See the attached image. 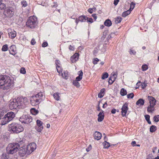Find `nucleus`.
Returning a JSON list of instances; mask_svg holds the SVG:
<instances>
[{
    "instance_id": "62",
    "label": "nucleus",
    "mask_w": 159,
    "mask_h": 159,
    "mask_svg": "<svg viewBox=\"0 0 159 159\" xmlns=\"http://www.w3.org/2000/svg\"><path fill=\"white\" fill-rule=\"evenodd\" d=\"M3 35V33L2 32H0V39L2 38V39L3 40V36H2V35Z\"/></svg>"
},
{
    "instance_id": "44",
    "label": "nucleus",
    "mask_w": 159,
    "mask_h": 159,
    "mask_svg": "<svg viewBox=\"0 0 159 159\" xmlns=\"http://www.w3.org/2000/svg\"><path fill=\"white\" fill-rule=\"evenodd\" d=\"M135 5V4L134 3L132 2L131 3L130 8L129 10L130 11H132Z\"/></svg>"
},
{
    "instance_id": "26",
    "label": "nucleus",
    "mask_w": 159,
    "mask_h": 159,
    "mask_svg": "<svg viewBox=\"0 0 159 159\" xmlns=\"http://www.w3.org/2000/svg\"><path fill=\"white\" fill-rule=\"evenodd\" d=\"M30 112L32 115H35L38 113L39 111L34 108H32L30 110Z\"/></svg>"
},
{
    "instance_id": "27",
    "label": "nucleus",
    "mask_w": 159,
    "mask_h": 159,
    "mask_svg": "<svg viewBox=\"0 0 159 159\" xmlns=\"http://www.w3.org/2000/svg\"><path fill=\"white\" fill-rule=\"evenodd\" d=\"M87 17L84 16H81L79 17V21L81 22H85L86 20Z\"/></svg>"
},
{
    "instance_id": "31",
    "label": "nucleus",
    "mask_w": 159,
    "mask_h": 159,
    "mask_svg": "<svg viewBox=\"0 0 159 159\" xmlns=\"http://www.w3.org/2000/svg\"><path fill=\"white\" fill-rule=\"evenodd\" d=\"M127 92L126 90L124 89V88L122 89L120 91V94L123 96H124L127 94Z\"/></svg>"
},
{
    "instance_id": "52",
    "label": "nucleus",
    "mask_w": 159,
    "mask_h": 159,
    "mask_svg": "<svg viewBox=\"0 0 159 159\" xmlns=\"http://www.w3.org/2000/svg\"><path fill=\"white\" fill-rule=\"evenodd\" d=\"M99 61V60L97 58H95L93 61V63L94 64H96Z\"/></svg>"
},
{
    "instance_id": "41",
    "label": "nucleus",
    "mask_w": 159,
    "mask_h": 159,
    "mask_svg": "<svg viewBox=\"0 0 159 159\" xmlns=\"http://www.w3.org/2000/svg\"><path fill=\"white\" fill-rule=\"evenodd\" d=\"M8 45L7 44L4 45L2 47V51H6L8 50Z\"/></svg>"
},
{
    "instance_id": "13",
    "label": "nucleus",
    "mask_w": 159,
    "mask_h": 159,
    "mask_svg": "<svg viewBox=\"0 0 159 159\" xmlns=\"http://www.w3.org/2000/svg\"><path fill=\"white\" fill-rule=\"evenodd\" d=\"M128 104L125 103L122 106L121 108V114L123 116H125L128 110Z\"/></svg>"
},
{
    "instance_id": "20",
    "label": "nucleus",
    "mask_w": 159,
    "mask_h": 159,
    "mask_svg": "<svg viewBox=\"0 0 159 159\" xmlns=\"http://www.w3.org/2000/svg\"><path fill=\"white\" fill-rule=\"evenodd\" d=\"M26 153H27V149L26 148H22L19 151V154L20 156H24Z\"/></svg>"
},
{
    "instance_id": "21",
    "label": "nucleus",
    "mask_w": 159,
    "mask_h": 159,
    "mask_svg": "<svg viewBox=\"0 0 159 159\" xmlns=\"http://www.w3.org/2000/svg\"><path fill=\"white\" fill-rule=\"evenodd\" d=\"M9 119L5 115L4 117L2 118L1 121L2 125H4L10 121Z\"/></svg>"
},
{
    "instance_id": "29",
    "label": "nucleus",
    "mask_w": 159,
    "mask_h": 159,
    "mask_svg": "<svg viewBox=\"0 0 159 159\" xmlns=\"http://www.w3.org/2000/svg\"><path fill=\"white\" fill-rule=\"evenodd\" d=\"M157 127L155 125H152L150 128V131L151 133L155 132L157 130Z\"/></svg>"
},
{
    "instance_id": "37",
    "label": "nucleus",
    "mask_w": 159,
    "mask_h": 159,
    "mask_svg": "<svg viewBox=\"0 0 159 159\" xmlns=\"http://www.w3.org/2000/svg\"><path fill=\"white\" fill-rule=\"evenodd\" d=\"M43 126H36L35 129L38 132H40L43 129Z\"/></svg>"
},
{
    "instance_id": "43",
    "label": "nucleus",
    "mask_w": 159,
    "mask_h": 159,
    "mask_svg": "<svg viewBox=\"0 0 159 159\" xmlns=\"http://www.w3.org/2000/svg\"><path fill=\"white\" fill-rule=\"evenodd\" d=\"M56 69L58 73L60 74L62 72V69L60 66H56Z\"/></svg>"
},
{
    "instance_id": "11",
    "label": "nucleus",
    "mask_w": 159,
    "mask_h": 159,
    "mask_svg": "<svg viewBox=\"0 0 159 159\" xmlns=\"http://www.w3.org/2000/svg\"><path fill=\"white\" fill-rule=\"evenodd\" d=\"M30 102L33 106L37 105L40 102L38 99L34 96H32L30 98Z\"/></svg>"
},
{
    "instance_id": "9",
    "label": "nucleus",
    "mask_w": 159,
    "mask_h": 159,
    "mask_svg": "<svg viewBox=\"0 0 159 159\" xmlns=\"http://www.w3.org/2000/svg\"><path fill=\"white\" fill-rule=\"evenodd\" d=\"M36 145L34 143L28 144L26 147L27 154H29L34 151L36 148Z\"/></svg>"
},
{
    "instance_id": "4",
    "label": "nucleus",
    "mask_w": 159,
    "mask_h": 159,
    "mask_svg": "<svg viewBox=\"0 0 159 159\" xmlns=\"http://www.w3.org/2000/svg\"><path fill=\"white\" fill-rule=\"evenodd\" d=\"M16 10V7L15 6L7 7L4 9L3 15L6 17L11 18L14 15Z\"/></svg>"
},
{
    "instance_id": "58",
    "label": "nucleus",
    "mask_w": 159,
    "mask_h": 159,
    "mask_svg": "<svg viewBox=\"0 0 159 159\" xmlns=\"http://www.w3.org/2000/svg\"><path fill=\"white\" fill-rule=\"evenodd\" d=\"M119 0H115L114 2V4L115 5H116L119 2Z\"/></svg>"
},
{
    "instance_id": "56",
    "label": "nucleus",
    "mask_w": 159,
    "mask_h": 159,
    "mask_svg": "<svg viewBox=\"0 0 159 159\" xmlns=\"http://www.w3.org/2000/svg\"><path fill=\"white\" fill-rule=\"evenodd\" d=\"M36 43V42L35 40L34 39H32L31 42V43L32 45H34Z\"/></svg>"
},
{
    "instance_id": "40",
    "label": "nucleus",
    "mask_w": 159,
    "mask_h": 159,
    "mask_svg": "<svg viewBox=\"0 0 159 159\" xmlns=\"http://www.w3.org/2000/svg\"><path fill=\"white\" fill-rule=\"evenodd\" d=\"M37 123V125L36 126H43V123L42 121H41L40 120H38L36 121Z\"/></svg>"
},
{
    "instance_id": "47",
    "label": "nucleus",
    "mask_w": 159,
    "mask_h": 159,
    "mask_svg": "<svg viewBox=\"0 0 159 159\" xmlns=\"http://www.w3.org/2000/svg\"><path fill=\"white\" fill-rule=\"evenodd\" d=\"M142 70L144 71L147 70L148 69V66L146 65H144L142 67Z\"/></svg>"
},
{
    "instance_id": "64",
    "label": "nucleus",
    "mask_w": 159,
    "mask_h": 159,
    "mask_svg": "<svg viewBox=\"0 0 159 159\" xmlns=\"http://www.w3.org/2000/svg\"><path fill=\"white\" fill-rule=\"evenodd\" d=\"M157 147H155L153 148L152 149V152L153 153H155V150H156L157 149Z\"/></svg>"
},
{
    "instance_id": "28",
    "label": "nucleus",
    "mask_w": 159,
    "mask_h": 159,
    "mask_svg": "<svg viewBox=\"0 0 159 159\" xmlns=\"http://www.w3.org/2000/svg\"><path fill=\"white\" fill-rule=\"evenodd\" d=\"M104 24L106 26H110L111 25L112 23L111 21L109 19H107L104 22Z\"/></svg>"
},
{
    "instance_id": "2",
    "label": "nucleus",
    "mask_w": 159,
    "mask_h": 159,
    "mask_svg": "<svg viewBox=\"0 0 159 159\" xmlns=\"http://www.w3.org/2000/svg\"><path fill=\"white\" fill-rule=\"evenodd\" d=\"M14 80L6 75H0V89L5 90L9 89L14 85Z\"/></svg>"
},
{
    "instance_id": "61",
    "label": "nucleus",
    "mask_w": 159,
    "mask_h": 159,
    "mask_svg": "<svg viewBox=\"0 0 159 159\" xmlns=\"http://www.w3.org/2000/svg\"><path fill=\"white\" fill-rule=\"evenodd\" d=\"M136 142L135 141H132L131 143V144L133 146H136Z\"/></svg>"
},
{
    "instance_id": "24",
    "label": "nucleus",
    "mask_w": 159,
    "mask_h": 159,
    "mask_svg": "<svg viewBox=\"0 0 159 159\" xmlns=\"http://www.w3.org/2000/svg\"><path fill=\"white\" fill-rule=\"evenodd\" d=\"M144 103V101L142 99H139L136 102V104L139 106H143Z\"/></svg>"
},
{
    "instance_id": "23",
    "label": "nucleus",
    "mask_w": 159,
    "mask_h": 159,
    "mask_svg": "<svg viewBox=\"0 0 159 159\" xmlns=\"http://www.w3.org/2000/svg\"><path fill=\"white\" fill-rule=\"evenodd\" d=\"M79 76L76 77V80L78 81H80L82 78L83 73L82 70H80L78 72Z\"/></svg>"
},
{
    "instance_id": "1",
    "label": "nucleus",
    "mask_w": 159,
    "mask_h": 159,
    "mask_svg": "<svg viewBox=\"0 0 159 159\" xmlns=\"http://www.w3.org/2000/svg\"><path fill=\"white\" fill-rule=\"evenodd\" d=\"M29 103L26 98H17L11 101L9 104V108L11 110L19 108H24Z\"/></svg>"
},
{
    "instance_id": "25",
    "label": "nucleus",
    "mask_w": 159,
    "mask_h": 159,
    "mask_svg": "<svg viewBox=\"0 0 159 159\" xmlns=\"http://www.w3.org/2000/svg\"><path fill=\"white\" fill-rule=\"evenodd\" d=\"M105 89H103L100 90V92L98 94V96L99 98H102L104 95Z\"/></svg>"
},
{
    "instance_id": "39",
    "label": "nucleus",
    "mask_w": 159,
    "mask_h": 159,
    "mask_svg": "<svg viewBox=\"0 0 159 159\" xmlns=\"http://www.w3.org/2000/svg\"><path fill=\"white\" fill-rule=\"evenodd\" d=\"M79 81L77 80H75L73 81V84L76 87H79L80 86V84L78 82Z\"/></svg>"
},
{
    "instance_id": "49",
    "label": "nucleus",
    "mask_w": 159,
    "mask_h": 159,
    "mask_svg": "<svg viewBox=\"0 0 159 159\" xmlns=\"http://www.w3.org/2000/svg\"><path fill=\"white\" fill-rule=\"evenodd\" d=\"M20 72L21 73L25 74L26 73L25 69L23 67L21 68L20 70Z\"/></svg>"
},
{
    "instance_id": "17",
    "label": "nucleus",
    "mask_w": 159,
    "mask_h": 159,
    "mask_svg": "<svg viewBox=\"0 0 159 159\" xmlns=\"http://www.w3.org/2000/svg\"><path fill=\"white\" fill-rule=\"evenodd\" d=\"M6 116L11 121L15 117V113L12 111L8 112L6 115Z\"/></svg>"
},
{
    "instance_id": "6",
    "label": "nucleus",
    "mask_w": 159,
    "mask_h": 159,
    "mask_svg": "<svg viewBox=\"0 0 159 159\" xmlns=\"http://www.w3.org/2000/svg\"><path fill=\"white\" fill-rule=\"evenodd\" d=\"M149 105L147 107V110L148 112L152 113L155 110L154 106L156 105V100L153 97L151 96H148Z\"/></svg>"
},
{
    "instance_id": "50",
    "label": "nucleus",
    "mask_w": 159,
    "mask_h": 159,
    "mask_svg": "<svg viewBox=\"0 0 159 159\" xmlns=\"http://www.w3.org/2000/svg\"><path fill=\"white\" fill-rule=\"evenodd\" d=\"M129 54L131 55H134L136 54V52L134 50L131 49L130 50V51H129Z\"/></svg>"
},
{
    "instance_id": "33",
    "label": "nucleus",
    "mask_w": 159,
    "mask_h": 159,
    "mask_svg": "<svg viewBox=\"0 0 159 159\" xmlns=\"http://www.w3.org/2000/svg\"><path fill=\"white\" fill-rule=\"evenodd\" d=\"M103 144L104 148H107L110 146V143L106 141H105L103 143Z\"/></svg>"
},
{
    "instance_id": "30",
    "label": "nucleus",
    "mask_w": 159,
    "mask_h": 159,
    "mask_svg": "<svg viewBox=\"0 0 159 159\" xmlns=\"http://www.w3.org/2000/svg\"><path fill=\"white\" fill-rule=\"evenodd\" d=\"M54 98L57 101H58L60 100V97L59 95V93H55L53 95Z\"/></svg>"
},
{
    "instance_id": "12",
    "label": "nucleus",
    "mask_w": 159,
    "mask_h": 159,
    "mask_svg": "<svg viewBox=\"0 0 159 159\" xmlns=\"http://www.w3.org/2000/svg\"><path fill=\"white\" fill-rule=\"evenodd\" d=\"M34 96L36 97L40 102H41L45 98L44 93L41 92L39 93L38 94L34 95Z\"/></svg>"
},
{
    "instance_id": "38",
    "label": "nucleus",
    "mask_w": 159,
    "mask_h": 159,
    "mask_svg": "<svg viewBox=\"0 0 159 159\" xmlns=\"http://www.w3.org/2000/svg\"><path fill=\"white\" fill-rule=\"evenodd\" d=\"M8 156L6 153H3L1 156L2 159H8Z\"/></svg>"
},
{
    "instance_id": "8",
    "label": "nucleus",
    "mask_w": 159,
    "mask_h": 159,
    "mask_svg": "<svg viewBox=\"0 0 159 159\" xmlns=\"http://www.w3.org/2000/svg\"><path fill=\"white\" fill-rule=\"evenodd\" d=\"M32 118L28 115H23L20 119V121L22 123L28 124L32 121Z\"/></svg>"
},
{
    "instance_id": "53",
    "label": "nucleus",
    "mask_w": 159,
    "mask_h": 159,
    "mask_svg": "<svg viewBox=\"0 0 159 159\" xmlns=\"http://www.w3.org/2000/svg\"><path fill=\"white\" fill-rule=\"evenodd\" d=\"M145 117L146 121L150 120V116L148 115H146Z\"/></svg>"
},
{
    "instance_id": "15",
    "label": "nucleus",
    "mask_w": 159,
    "mask_h": 159,
    "mask_svg": "<svg viewBox=\"0 0 159 159\" xmlns=\"http://www.w3.org/2000/svg\"><path fill=\"white\" fill-rule=\"evenodd\" d=\"M9 37L11 39L14 38L16 36V32L13 30L9 29L8 30Z\"/></svg>"
},
{
    "instance_id": "7",
    "label": "nucleus",
    "mask_w": 159,
    "mask_h": 159,
    "mask_svg": "<svg viewBox=\"0 0 159 159\" xmlns=\"http://www.w3.org/2000/svg\"><path fill=\"white\" fill-rule=\"evenodd\" d=\"M37 18L36 16H31L26 22V25L27 27L33 29L37 25Z\"/></svg>"
},
{
    "instance_id": "46",
    "label": "nucleus",
    "mask_w": 159,
    "mask_h": 159,
    "mask_svg": "<svg viewBox=\"0 0 159 159\" xmlns=\"http://www.w3.org/2000/svg\"><path fill=\"white\" fill-rule=\"evenodd\" d=\"M21 4L23 7H26L28 5L27 3L25 0H23L21 2Z\"/></svg>"
},
{
    "instance_id": "5",
    "label": "nucleus",
    "mask_w": 159,
    "mask_h": 159,
    "mask_svg": "<svg viewBox=\"0 0 159 159\" xmlns=\"http://www.w3.org/2000/svg\"><path fill=\"white\" fill-rule=\"evenodd\" d=\"M19 147L17 143H10L7 147V152L8 154H13L18 151Z\"/></svg>"
},
{
    "instance_id": "60",
    "label": "nucleus",
    "mask_w": 159,
    "mask_h": 159,
    "mask_svg": "<svg viewBox=\"0 0 159 159\" xmlns=\"http://www.w3.org/2000/svg\"><path fill=\"white\" fill-rule=\"evenodd\" d=\"M116 110L115 109H113L111 111V112L112 114H115L116 112Z\"/></svg>"
},
{
    "instance_id": "10",
    "label": "nucleus",
    "mask_w": 159,
    "mask_h": 159,
    "mask_svg": "<svg viewBox=\"0 0 159 159\" xmlns=\"http://www.w3.org/2000/svg\"><path fill=\"white\" fill-rule=\"evenodd\" d=\"M117 72H113L109 79L108 83L109 84H111L116 80L117 77Z\"/></svg>"
},
{
    "instance_id": "45",
    "label": "nucleus",
    "mask_w": 159,
    "mask_h": 159,
    "mask_svg": "<svg viewBox=\"0 0 159 159\" xmlns=\"http://www.w3.org/2000/svg\"><path fill=\"white\" fill-rule=\"evenodd\" d=\"M96 8L95 7L89 8L88 10V11L90 13H92L93 11H96Z\"/></svg>"
},
{
    "instance_id": "36",
    "label": "nucleus",
    "mask_w": 159,
    "mask_h": 159,
    "mask_svg": "<svg viewBox=\"0 0 159 159\" xmlns=\"http://www.w3.org/2000/svg\"><path fill=\"white\" fill-rule=\"evenodd\" d=\"M122 20V18L120 16H118L115 19V22L116 23L118 24L120 23Z\"/></svg>"
},
{
    "instance_id": "16",
    "label": "nucleus",
    "mask_w": 159,
    "mask_h": 159,
    "mask_svg": "<svg viewBox=\"0 0 159 159\" xmlns=\"http://www.w3.org/2000/svg\"><path fill=\"white\" fill-rule=\"evenodd\" d=\"M10 53L13 55H15L16 53V48L15 45L11 46L9 50Z\"/></svg>"
},
{
    "instance_id": "3",
    "label": "nucleus",
    "mask_w": 159,
    "mask_h": 159,
    "mask_svg": "<svg viewBox=\"0 0 159 159\" xmlns=\"http://www.w3.org/2000/svg\"><path fill=\"white\" fill-rule=\"evenodd\" d=\"M24 129L20 124L17 123H12L8 125V130L15 133H19L23 131Z\"/></svg>"
},
{
    "instance_id": "32",
    "label": "nucleus",
    "mask_w": 159,
    "mask_h": 159,
    "mask_svg": "<svg viewBox=\"0 0 159 159\" xmlns=\"http://www.w3.org/2000/svg\"><path fill=\"white\" fill-rule=\"evenodd\" d=\"M130 13V11L129 10H127L125 11L122 14V16L124 17H125L129 15Z\"/></svg>"
},
{
    "instance_id": "55",
    "label": "nucleus",
    "mask_w": 159,
    "mask_h": 159,
    "mask_svg": "<svg viewBox=\"0 0 159 159\" xmlns=\"http://www.w3.org/2000/svg\"><path fill=\"white\" fill-rule=\"evenodd\" d=\"M60 61L59 60H57L56 61V66H60Z\"/></svg>"
},
{
    "instance_id": "42",
    "label": "nucleus",
    "mask_w": 159,
    "mask_h": 159,
    "mask_svg": "<svg viewBox=\"0 0 159 159\" xmlns=\"http://www.w3.org/2000/svg\"><path fill=\"white\" fill-rule=\"evenodd\" d=\"M108 73L107 72L104 73L102 75V79H105L106 78H107L108 77Z\"/></svg>"
},
{
    "instance_id": "18",
    "label": "nucleus",
    "mask_w": 159,
    "mask_h": 159,
    "mask_svg": "<svg viewBox=\"0 0 159 159\" xmlns=\"http://www.w3.org/2000/svg\"><path fill=\"white\" fill-rule=\"evenodd\" d=\"M102 137V134L99 132L96 131L94 134V139L97 140H99Z\"/></svg>"
},
{
    "instance_id": "59",
    "label": "nucleus",
    "mask_w": 159,
    "mask_h": 159,
    "mask_svg": "<svg viewBox=\"0 0 159 159\" xmlns=\"http://www.w3.org/2000/svg\"><path fill=\"white\" fill-rule=\"evenodd\" d=\"M107 105V103L106 102H105L103 104L102 106V107L103 108H105L106 107Z\"/></svg>"
},
{
    "instance_id": "54",
    "label": "nucleus",
    "mask_w": 159,
    "mask_h": 159,
    "mask_svg": "<svg viewBox=\"0 0 159 159\" xmlns=\"http://www.w3.org/2000/svg\"><path fill=\"white\" fill-rule=\"evenodd\" d=\"M48 45V43L46 42H43L42 44V46L43 47H45L47 46Z\"/></svg>"
},
{
    "instance_id": "48",
    "label": "nucleus",
    "mask_w": 159,
    "mask_h": 159,
    "mask_svg": "<svg viewBox=\"0 0 159 159\" xmlns=\"http://www.w3.org/2000/svg\"><path fill=\"white\" fill-rule=\"evenodd\" d=\"M127 98H133L134 96V94L133 93H131L129 94H128L127 95Z\"/></svg>"
},
{
    "instance_id": "63",
    "label": "nucleus",
    "mask_w": 159,
    "mask_h": 159,
    "mask_svg": "<svg viewBox=\"0 0 159 159\" xmlns=\"http://www.w3.org/2000/svg\"><path fill=\"white\" fill-rule=\"evenodd\" d=\"M92 16L94 19L95 20H96L97 18V16L96 14H93L92 15Z\"/></svg>"
},
{
    "instance_id": "34",
    "label": "nucleus",
    "mask_w": 159,
    "mask_h": 159,
    "mask_svg": "<svg viewBox=\"0 0 159 159\" xmlns=\"http://www.w3.org/2000/svg\"><path fill=\"white\" fill-rule=\"evenodd\" d=\"M61 75L65 79H67L68 78V74L67 71H65L63 73L62 72Z\"/></svg>"
},
{
    "instance_id": "57",
    "label": "nucleus",
    "mask_w": 159,
    "mask_h": 159,
    "mask_svg": "<svg viewBox=\"0 0 159 159\" xmlns=\"http://www.w3.org/2000/svg\"><path fill=\"white\" fill-rule=\"evenodd\" d=\"M69 49L71 51H73L74 50V48L73 46H72L71 45H70V46L69 47Z\"/></svg>"
},
{
    "instance_id": "51",
    "label": "nucleus",
    "mask_w": 159,
    "mask_h": 159,
    "mask_svg": "<svg viewBox=\"0 0 159 159\" xmlns=\"http://www.w3.org/2000/svg\"><path fill=\"white\" fill-rule=\"evenodd\" d=\"M87 21L90 23H92L93 22V20L92 18H89L87 17L86 19Z\"/></svg>"
},
{
    "instance_id": "19",
    "label": "nucleus",
    "mask_w": 159,
    "mask_h": 159,
    "mask_svg": "<svg viewBox=\"0 0 159 159\" xmlns=\"http://www.w3.org/2000/svg\"><path fill=\"white\" fill-rule=\"evenodd\" d=\"M98 120L99 122H101L104 119V115L103 113V111L102 110V111H101L98 115Z\"/></svg>"
},
{
    "instance_id": "35",
    "label": "nucleus",
    "mask_w": 159,
    "mask_h": 159,
    "mask_svg": "<svg viewBox=\"0 0 159 159\" xmlns=\"http://www.w3.org/2000/svg\"><path fill=\"white\" fill-rule=\"evenodd\" d=\"M154 121L157 122L159 121V115L155 116L153 118Z\"/></svg>"
},
{
    "instance_id": "22",
    "label": "nucleus",
    "mask_w": 159,
    "mask_h": 159,
    "mask_svg": "<svg viewBox=\"0 0 159 159\" xmlns=\"http://www.w3.org/2000/svg\"><path fill=\"white\" fill-rule=\"evenodd\" d=\"M7 0H0V9L1 10L5 9L6 7V5L3 2H6Z\"/></svg>"
},
{
    "instance_id": "14",
    "label": "nucleus",
    "mask_w": 159,
    "mask_h": 159,
    "mask_svg": "<svg viewBox=\"0 0 159 159\" xmlns=\"http://www.w3.org/2000/svg\"><path fill=\"white\" fill-rule=\"evenodd\" d=\"M79 57V54L78 53H75L70 58V60L72 63L75 62L78 60Z\"/></svg>"
}]
</instances>
